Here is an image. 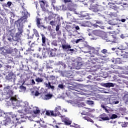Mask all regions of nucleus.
<instances>
[{
  "instance_id": "nucleus-28",
  "label": "nucleus",
  "mask_w": 128,
  "mask_h": 128,
  "mask_svg": "<svg viewBox=\"0 0 128 128\" xmlns=\"http://www.w3.org/2000/svg\"><path fill=\"white\" fill-rule=\"evenodd\" d=\"M1 24L3 26H8V19L5 18Z\"/></svg>"
},
{
  "instance_id": "nucleus-49",
  "label": "nucleus",
  "mask_w": 128,
  "mask_h": 128,
  "mask_svg": "<svg viewBox=\"0 0 128 128\" xmlns=\"http://www.w3.org/2000/svg\"><path fill=\"white\" fill-rule=\"evenodd\" d=\"M121 126L122 128H126L128 126V122H122Z\"/></svg>"
},
{
  "instance_id": "nucleus-52",
  "label": "nucleus",
  "mask_w": 128,
  "mask_h": 128,
  "mask_svg": "<svg viewBox=\"0 0 128 128\" xmlns=\"http://www.w3.org/2000/svg\"><path fill=\"white\" fill-rule=\"evenodd\" d=\"M110 8L114 10H116L118 8V6L116 5L111 6Z\"/></svg>"
},
{
  "instance_id": "nucleus-57",
  "label": "nucleus",
  "mask_w": 128,
  "mask_h": 128,
  "mask_svg": "<svg viewBox=\"0 0 128 128\" xmlns=\"http://www.w3.org/2000/svg\"><path fill=\"white\" fill-rule=\"evenodd\" d=\"M101 52H102V54H108V50H106V49H103L102 50Z\"/></svg>"
},
{
  "instance_id": "nucleus-56",
  "label": "nucleus",
  "mask_w": 128,
  "mask_h": 128,
  "mask_svg": "<svg viewBox=\"0 0 128 128\" xmlns=\"http://www.w3.org/2000/svg\"><path fill=\"white\" fill-rule=\"evenodd\" d=\"M50 26H56V22L54 20H52L50 22Z\"/></svg>"
},
{
  "instance_id": "nucleus-64",
  "label": "nucleus",
  "mask_w": 128,
  "mask_h": 128,
  "mask_svg": "<svg viewBox=\"0 0 128 128\" xmlns=\"http://www.w3.org/2000/svg\"><path fill=\"white\" fill-rule=\"evenodd\" d=\"M4 114V112L0 109V116H2Z\"/></svg>"
},
{
  "instance_id": "nucleus-48",
  "label": "nucleus",
  "mask_w": 128,
  "mask_h": 128,
  "mask_svg": "<svg viewBox=\"0 0 128 128\" xmlns=\"http://www.w3.org/2000/svg\"><path fill=\"white\" fill-rule=\"evenodd\" d=\"M116 118H118V115H116V114H112L111 117L110 118V120H114V119Z\"/></svg>"
},
{
  "instance_id": "nucleus-24",
  "label": "nucleus",
  "mask_w": 128,
  "mask_h": 128,
  "mask_svg": "<svg viewBox=\"0 0 128 128\" xmlns=\"http://www.w3.org/2000/svg\"><path fill=\"white\" fill-rule=\"evenodd\" d=\"M6 92L7 94L6 98H8V96H10V98H12V94H14V92H12L10 90H6Z\"/></svg>"
},
{
  "instance_id": "nucleus-31",
  "label": "nucleus",
  "mask_w": 128,
  "mask_h": 128,
  "mask_svg": "<svg viewBox=\"0 0 128 128\" xmlns=\"http://www.w3.org/2000/svg\"><path fill=\"white\" fill-rule=\"evenodd\" d=\"M68 88L70 92H72V90H76V86H68Z\"/></svg>"
},
{
  "instance_id": "nucleus-5",
  "label": "nucleus",
  "mask_w": 128,
  "mask_h": 128,
  "mask_svg": "<svg viewBox=\"0 0 128 128\" xmlns=\"http://www.w3.org/2000/svg\"><path fill=\"white\" fill-rule=\"evenodd\" d=\"M90 10L94 12H96L97 16H104V12H102V6L100 5L92 6L90 8Z\"/></svg>"
},
{
  "instance_id": "nucleus-43",
  "label": "nucleus",
  "mask_w": 128,
  "mask_h": 128,
  "mask_svg": "<svg viewBox=\"0 0 128 128\" xmlns=\"http://www.w3.org/2000/svg\"><path fill=\"white\" fill-rule=\"evenodd\" d=\"M35 80L36 82H44V78L38 77L36 78Z\"/></svg>"
},
{
  "instance_id": "nucleus-59",
  "label": "nucleus",
  "mask_w": 128,
  "mask_h": 128,
  "mask_svg": "<svg viewBox=\"0 0 128 128\" xmlns=\"http://www.w3.org/2000/svg\"><path fill=\"white\" fill-rule=\"evenodd\" d=\"M10 14L11 16V18H14V16H16V14H14V13L12 12H10Z\"/></svg>"
},
{
  "instance_id": "nucleus-33",
  "label": "nucleus",
  "mask_w": 128,
  "mask_h": 128,
  "mask_svg": "<svg viewBox=\"0 0 128 128\" xmlns=\"http://www.w3.org/2000/svg\"><path fill=\"white\" fill-rule=\"evenodd\" d=\"M84 120H87V122H94V120H92V119L90 118L88 116H84L83 117Z\"/></svg>"
},
{
  "instance_id": "nucleus-61",
  "label": "nucleus",
  "mask_w": 128,
  "mask_h": 128,
  "mask_svg": "<svg viewBox=\"0 0 128 128\" xmlns=\"http://www.w3.org/2000/svg\"><path fill=\"white\" fill-rule=\"evenodd\" d=\"M71 76L70 72L66 71V76Z\"/></svg>"
},
{
  "instance_id": "nucleus-46",
  "label": "nucleus",
  "mask_w": 128,
  "mask_h": 128,
  "mask_svg": "<svg viewBox=\"0 0 128 128\" xmlns=\"http://www.w3.org/2000/svg\"><path fill=\"white\" fill-rule=\"evenodd\" d=\"M87 104L89 106H93L94 104V102L92 100H87Z\"/></svg>"
},
{
  "instance_id": "nucleus-3",
  "label": "nucleus",
  "mask_w": 128,
  "mask_h": 128,
  "mask_svg": "<svg viewBox=\"0 0 128 128\" xmlns=\"http://www.w3.org/2000/svg\"><path fill=\"white\" fill-rule=\"evenodd\" d=\"M30 16V14L26 10H24V11L22 12V16L15 22V24L17 26L20 30H22L23 25L22 24L24 22L26 19L28 18V16Z\"/></svg>"
},
{
  "instance_id": "nucleus-18",
  "label": "nucleus",
  "mask_w": 128,
  "mask_h": 128,
  "mask_svg": "<svg viewBox=\"0 0 128 128\" xmlns=\"http://www.w3.org/2000/svg\"><path fill=\"white\" fill-rule=\"evenodd\" d=\"M114 84L108 82V83H104L102 84V86H104V88H112L114 86Z\"/></svg>"
},
{
  "instance_id": "nucleus-30",
  "label": "nucleus",
  "mask_w": 128,
  "mask_h": 128,
  "mask_svg": "<svg viewBox=\"0 0 128 128\" xmlns=\"http://www.w3.org/2000/svg\"><path fill=\"white\" fill-rule=\"evenodd\" d=\"M12 76H14V75L12 74H9L7 76H6V78L8 80H10H10H12Z\"/></svg>"
},
{
  "instance_id": "nucleus-1",
  "label": "nucleus",
  "mask_w": 128,
  "mask_h": 128,
  "mask_svg": "<svg viewBox=\"0 0 128 128\" xmlns=\"http://www.w3.org/2000/svg\"><path fill=\"white\" fill-rule=\"evenodd\" d=\"M6 104L8 106H14V110H18L17 112L18 114H24V112H30V107H28V102H23L18 101L16 98L6 97Z\"/></svg>"
},
{
  "instance_id": "nucleus-39",
  "label": "nucleus",
  "mask_w": 128,
  "mask_h": 128,
  "mask_svg": "<svg viewBox=\"0 0 128 128\" xmlns=\"http://www.w3.org/2000/svg\"><path fill=\"white\" fill-rule=\"evenodd\" d=\"M33 112L35 114H40V108H38V107H34Z\"/></svg>"
},
{
  "instance_id": "nucleus-45",
  "label": "nucleus",
  "mask_w": 128,
  "mask_h": 128,
  "mask_svg": "<svg viewBox=\"0 0 128 128\" xmlns=\"http://www.w3.org/2000/svg\"><path fill=\"white\" fill-rule=\"evenodd\" d=\"M12 60H14V58L12 57H8L7 58V62L8 64H12Z\"/></svg>"
},
{
  "instance_id": "nucleus-4",
  "label": "nucleus",
  "mask_w": 128,
  "mask_h": 128,
  "mask_svg": "<svg viewBox=\"0 0 128 128\" xmlns=\"http://www.w3.org/2000/svg\"><path fill=\"white\" fill-rule=\"evenodd\" d=\"M67 62H72L74 63L72 64L73 66H69L68 68L70 70H80V66H82V62H78V59L72 58L70 59V58L68 57L66 58Z\"/></svg>"
},
{
  "instance_id": "nucleus-27",
  "label": "nucleus",
  "mask_w": 128,
  "mask_h": 128,
  "mask_svg": "<svg viewBox=\"0 0 128 128\" xmlns=\"http://www.w3.org/2000/svg\"><path fill=\"white\" fill-rule=\"evenodd\" d=\"M93 34L97 36H102V32L98 30L93 31Z\"/></svg>"
},
{
  "instance_id": "nucleus-11",
  "label": "nucleus",
  "mask_w": 128,
  "mask_h": 128,
  "mask_svg": "<svg viewBox=\"0 0 128 128\" xmlns=\"http://www.w3.org/2000/svg\"><path fill=\"white\" fill-rule=\"evenodd\" d=\"M99 118L103 121L110 120V118L106 113H103L102 114H100Z\"/></svg>"
},
{
  "instance_id": "nucleus-37",
  "label": "nucleus",
  "mask_w": 128,
  "mask_h": 128,
  "mask_svg": "<svg viewBox=\"0 0 128 128\" xmlns=\"http://www.w3.org/2000/svg\"><path fill=\"white\" fill-rule=\"evenodd\" d=\"M58 64V66H62L64 70L66 68V64L60 61Z\"/></svg>"
},
{
  "instance_id": "nucleus-54",
  "label": "nucleus",
  "mask_w": 128,
  "mask_h": 128,
  "mask_svg": "<svg viewBox=\"0 0 128 128\" xmlns=\"http://www.w3.org/2000/svg\"><path fill=\"white\" fill-rule=\"evenodd\" d=\"M37 46V44H36V42H32V44L30 45V48H34V46Z\"/></svg>"
},
{
  "instance_id": "nucleus-10",
  "label": "nucleus",
  "mask_w": 128,
  "mask_h": 128,
  "mask_svg": "<svg viewBox=\"0 0 128 128\" xmlns=\"http://www.w3.org/2000/svg\"><path fill=\"white\" fill-rule=\"evenodd\" d=\"M60 112H62V107H60V106H57L54 109L53 116H62Z\"/></svg>"
},
{
  "instance_id": "nucleus-60",
  "label": "nucleus",
  "mask_w": 128,
  "mask_h": 128,
  "mask_svg": "<svg viewBox=\"0 0 128 128\" xmlns=\"http://www.w3.org/2000/svg\"><path fill=\"white\" fill-rule=\"evenodd\" d=\"M20 118H28V119H30V118H28V116H26V114H24L20 115Z\"/></svg>"
},
{
  "instance_id": "nucleus-9",
  "label": "nucleus",
  "mask_w": 128,
  "mask_h": 128,
  "mask_svg": "<svg viewBox=\"0 0 128 128\" xmlns=\"http://www.w3.org/2000/svg\"><path fill=\"white\" fill-rule=\"evenodd\" d=\"M9 114L10 116V118H12L13 124H14V122L15 123L18 122V120H20V118H17L16 115V114H14L12 112H10Z\"/></svg>"
},
{
  "instance_id": "nucleus-55",
  "label": "nucleus",
  "mask_w": 128,
  "mask_h": 128,
  "mask_svg": "<svg viewBox=\"0 0 128 128\" xmlns=\"http://www.w3.org/2000/svg\"><path fill=\"white\" fill-rule=\"evenodd\" d=\"M42 56H43V58H46L48 56V52H43L42 54Z\"/></svg>"
},
{
  "instance_id": "nucleus-6",
  "label": "nucleus",
  "mask_w": 128,
  "mask_h": 128,
  "mask_svg": "<svg viewBox=\"0 0 128 128\" xmlns=\"http://www.w3.org/2000/svg\"><path fill=\"white\" fill-rule=\"evenodd\" d=\"M0 50L4 56L6 54H11L14 52V49L10 47H2L0 48Z\"/></svg>"
},
{
  "instance_id": "nucleus-19",
  "label": "nucleus",
  "mask_w": 128,
  "mask_h": 128,
  "mask_svg": "<svg viewBox=\"0 0 128 128\" xmlns=\"http://www.w3.org/2000/svg\"><path fill=\"white\" fill-rule=\"evenodd\" d=\"M82 52L84 54H87L85 55L86 56H91V58H92L94 56V52H92V51H88V52H85V51H82Z\"/></svg>"
},
{
  "instance_id": "nucleus-13",
  "label": "nucleus",
  "mask_w": 128,
  "mask_h": 128,
  "mask_svg": "<svg viewBox=\"0 0 128 128\" xmlns=\"http://www.w3.org/2000/svg\"><path fill=\"white\" fill-rule=\"evenodd\" d=\"M42 98L44 100H50L52 98V94H46L42 95L41 96Z\"/></svg>"
},
{
  "instance_id": "nucleus-25",
  "label": "nucleus",
  "mask_w": 128,
  "mask_h": 128,
  "mask_svg": "<svg viewBox=\"0 0 128 128\" xmlns=\"http://www.w3.org/2000/svg\"><path fill=\"white\" fill-rule=\"evenodd\" d=\"M33 31L34 32V36L37 38V42H38V40H40V34H38V30L36 29H33Z\"/></svg>"
},
{
  "instance_id": "nucleus-44",
  "label": "nucleus",
  "mask_w": 128,
  "mask_h": 128,
  "mask_svg": "<svg viewBox=\"0 0 128 128\" xmlns=\"http://www.w3.org/2000/svg\"><path fill=\"white\" fill-rule=\"evenodd\" d=\"M124 100L126 102H128V93L125 94L124 96Z\"/></svg>"
},
{
  "instance_id": "nucleus-12",
  "label": "nucleus",
  "mask_w": 128,
  "mask_h": 128,
  "mask_svg": "<svg viewBox=\"0 0 128 128\" xmlns=\"http://www.w3.org/2000/svg\"><path fill=\"white\" fill-rule=\"evenodd\" d=\"M5 126H10V128L14 126V123L12 122L10 118H7L5 120Z\"/></svg>"
},
{
  "instance_id": "nucleus-38",
  "label": "nucleus",
  "mask_w": 128,
  "mask_h": 128,
  "mask_svg": "<svg viewBox=\"0 0 128 128\" xmlns=\"http://www.w3.org/2000/svg\"><path fill=\"white\" fill-rule=\"evenodd\" d=\"M26 52L27 54H32V52H34V48L30 47L26 50Z\"/></svg>"
},
{
  "instance_id": "nucleus-62",
  "label": "nucleus",
  "mask_w": 128,
  "mask_h": 128,
  "mask_svg": "<svg viewBox=\"0 0 128 128\" xmlns=\"http://www.w3.org/2000/svg\"><path fill=\"white\" fill-rule=\"evenodd\" d=\"M96 24H102V21L100 20H96Z\"/></svg>"
},
{
  "instance_id": "nucleus-7",
  "label": "nucleus",
  "mask_w": 128,
  "mask_h": 128,
  "mask_svg": "<svg viewBox=\"0 0 128 128\" xmlns=\"http://www.w3.org/2000/svg\"><path fill=\"white\" fill-rule=\"evenodd\" d=\"M62 48L64 52H74V50L72 49V46L68 44H62Z\"/></svg>"
},
{
  "instance_id": "nucleus-16",
  "label": "nucleus",
  "mask_w": 128,
  "mask_h": 128,
  "mask_svg": "<svg viewBox=\"0 0 128 128\" xmlns=\"http://www.w3.org/2000/svg\"><path fill=\"white\" fill-rule=\"evenodd\" d=\"M37 122L38 124H39L41 128H46L48 126V125H46V123L42 120L38 121Z\"/></svg>"
},
{
  "instance_id": "nucleus-21",
  "label": "nucleus",
  "mask_w": 128,
  "mask_h": 128,
  "mask_svg": "<svg viewBox=\"0 0 128 128\" xmlns=\"http://www.w3.org/2000/svg\"><path fill=\"white\" fill-rule=\"evenodd\" d=\"M68 9L70 12H74V14H78V13L76 12V8H74V6H68Z\"/></svg>"
},
{
  "instance_id": "nucleus-23",
  "label": "nucleus",
  "mask_w": 128,
  "mask_h": 128,
  "mask_svg": "<svg viewBox=\"0 0 128 128\" xmlns=\"http://www.w3.org/2000/svg\"><path fill=\"white\" fill-rule=\"evenodd\" d=\"M12 4L11 2L8 1L7 3H2V6L5 8H10V6Z\"/></svg>"
},
{
  "instance_id": "nucleus-20",
  "label": "nucleus",
  "mask_w": 128,
  "mask_h": 128,
  "mask_svg": "<svg viewBox=\"0 0 128 128\" xmlns=\"http://www.w3.org/2000/svg\"><path fill=\"white\" fill-rule=\"evenodd\" d=\"M46 88H48V89H51L52 90L54 91V86H51L50 85V82H48V83H44Z\"/></svg>"
},
{
  "instance_id": "nucleus-26",
  "label": "nucleus",
  "mask_w": 128,
  "mask_h": 128,
  "mask_svg": "<svg viewBox=\"0 0 128 128\" xmlns=\"http://www.w3.org/2000/svg\"><path fill=\"white\" fill-rule=\"evenodd\" d=\"M112 78H113L112 80H114V82H118L120 84H122V80L118 78H116V76H112Z\"/></svg>"
},
{
  "instance_id": "nucleus-14",
  "label": "nucleus",
  "mask_w": 128,
  "mask_h": 128,
  "mask_svg": "<svg viewBox=\"0 0 128 128\" xmlns=\"http://www.w3.org/2000/svg\"><path fill=\"white\" fill-rule=\"evenodd\" d=\"M41 34V36L42 37V46H44V48H46V40H48V38H46V36H44V34Z\"/></svg>"
},
{
  "instance_id": "nucleus-35",
  "label": "nucleus",
  "mask_w": 128,
  "mask_h": 128,
  "mask_svg": "<svg viewBox=\"0 0 128 128\" xmlns=\"http://www.w3.org/2000/svg\"><path fill=\"white\" fill-rule=\"evenodd\" d=\"M46 116H54V111L52 110H47L46 111Z\"/></svg>"
},
{
  "instance_id": "nucleus-42",
  "label": "nucleus",
  "mask_w": 128,
  "mask_h": 128,
  "mask_svg": "<svg viewBox=\"0 0 128 128\" xmlns=\"http://www.w3.org/2000/svg\"><path fill=\"white\" fill-rule=\"evenodd\" d=\"M118 50H128L126 46H121L120 48H118Z\"/></svg>"
},
{
  "instance_id": "nucleus-58",
  "label": "nucleus",
  "mask_w": 128,
  "mask_h": 128,
  "mask_svg": "<svg viewBox=\"0 0 128 128\" xmlns=\"http://www.w3.org/2000/svg\"><path fill=\"white\" fill-rule=\"evenodd\" d=\"M119 40L120 39L118 38H115V39L112 41V42H114V43L120 42Z\"/></svg>"
},
{
  "instance_id": "nucleus-34",
  "label": "nucleus",
  "mask_w": 128,
  "mask_h": 128,
  "mask_svg": "<svg viewBox=\"0 0 128 128\" xmlns=\"http://www.w3.org/2000/svg\"><path fill=\"white\" fill-rule=\"evenodd\" d=\"M101 108H103V110H104L106 112L107 114H108V108H108V106H106V105H104V104H101Z\"/></svg>"
},
{
  "instance_id": "nucleus-22",
  "label": "nucleus",
  "mask_w": 128,
  "mask_h": 128,
  "mask_svg": "<svg viewBox=\"0 0 128 128\" xmlns=\"http://www.w3.org/2000/svg\"><path fill=\"white\" fill-rule=\"evenodd\" d=\"M64 122L66 126H70L72 124V121L70 120V119L68 118H64Z\"/></svg>"
},
{
  "instance_id": "nucleus-63",
  "label": "nucleus",
  "mask_w": 128,
  "mask_h": 128,
  "mask_svg": "<svg viewBox=\"0 0 128 128\" xmlns=\"http://www.w3.org/2000/svg\"><path fill=\"white\" fill-rule=\"evenodd\" d=\"M66 15L68 18H72V14H70V13L67 12Z\"/></svg>"
},
{
  "instance_id": "nucleus-2",
  "label": "nucleus",
  "mask_w": 128,
  "mask_h": 128,
  "mask_svg": "<svg viewBox=\"0 0 128 128\" xmlns=\"http://www.w3.org/2000/svg\"><path fill=\"white\" fill-rule=\"evenodd\" d=\"M18 32L16 34L15 36L12 37L8 35L6 36V39L8 40L9 42H16V44L14 46H18V44H22V32H24V30L20 29V28H18Z\"/></svg>"
},
{
  "instance_id": "nucleus-41",
  "label": "nucleus",
  "mask_w": 128,
  "mask_h": 128,
  "mask_svg": "<svg viewBox=\"0 0 128 128\" xmlns=\"http://www.w3.org/2000/svg\"><path fill=\"white\" fill-rule=\"evenodd\" d=\"M40 20L41 19L40 18H38L36 20V25L39 28L42 26H40Z\"/></svg>"
},
{
  "instance_id": "nucleus-50",
  "label": "nucleus",
  "mask_w": 128,
  "mask_h": 128,
  "mask_svg": "<svg viewBox=\"0 0 128 128\" xmlns=\"http://www.w3.org/2000/svg\"><path fill=\"white\" fill-rule=\"evenodd\" d=\"M56 32H58V34H61L60 32L58 31V30H60V26L59 25H57L56 26Z\"/></svg>"
},
{
  "instance_id": "nucleus-47",
  "label": "nucleus",
  "mask_w": 128,
  "mask_h": 128,
  "mask_svg": "<svg viewBox=\"0 0 128 128\" xmlns=\"http://www.w3.org/2000/svg\"><path fill=\"white\" fill-rule=\"evenodd\" d=\"M60 76H66V71H60Z\"/></svg>"
},
{
  "instance_id": "nucleus-8",
  "label": "nucleus",
  "mask_w": 128,
  "mask_h": 128,
  "mask_svg": "<svg viewBox=\"0 0 128 128\" xmlns=\"http://www.w3.org/2000/svg\"><path fill=\"white\" fill-rule=\"evenodd\" d=\"M56 50L58 49L56 48H54V49H50L48 50V55L49 58H52L55 56H56Z\"/></svg>"
},
{
  "instance_id": "nucleus-15",
  "label": "nucleus",
  "mask_w": 128,
  "mask_h": 128,
  "mask_svg": "<svg viewBox=\"0 0 128 128\" xmlns=\"http://www.w3.org/2000/svg\"><path fill=\"white\" fill-rule=\"evenodd\" d=\"M40 5H41V8H42L43 12H46V8H44V6H48V5L46 4V2L42 0L41 1Z\"/></svg>"
},
{
  "instance_id": "nucleus-40",
  "label": "nucleus",
  "mask_w": 128,
  "mask_h": 128,
  "mask_svg": "<svg viewBox=\"0 0 128 128\" xmlns=\"http://www.w3.org/2000/svg\"><path fill=\"white\" fill-rule=\"evenodd\" d=\"M51 44L52 46H58V40H54L52 42Z\"/></svg>"
},
{
  "instance_id": "nucleus-32",
  "label": "nucleus",
  "mask_w": 128,
  "mask_h": 128,
  "mask_svg": "<svg viewBox=\"0 0 128 128\" xmlns=\"http://www.w3.org/2000/svg\"><path fill=\"white\" fill-rule=\"evenodd\" d=\"M14 30H9L8 32V36H12H12H14Z\"/></svg>"
},
{
  "instance_id": "nucleus-29",
  "label": "nucleus",
  "mask_w": 128,
  "mask_h": 128,
  "mask_svg": "<svg viewBox=\"0 0 128 128\" xmlns=\"http://www.w3.org/2000/svg\"><path fill=\"white\" fill-rule=\"evenodd\" d=\"M112 62H114V64H122V61L120 58H117L113 60Z\"/></svg>"
},
{
  "instance_id": "nucleus-53",
  "label": "nucleus",
  "mask_w": 128,
  "mask_h": 128,
  "mask_svg": "<svg viewBox=\"0 0 128 128\" xmlns=\"http://www.w3.org/2000/svg\"><path fill=\"white\" fill-rule=\"evenodd\" d=\"M58 88H60L61 90H64V84H58Z\"/></svg>"
},
{
  "instance_id": "nucleus-17",
  "label": "nucleus",
  "mask_w": 128,
  "mask_h": 128,
  "mask_svg": "<svg viewBox=\"0 0 128 128\" xmlns=\"http://www.w3.org/2000/svg\"><path fill=\"white\" fill-rule=\"evenodd\" d=\"M80 16L81 18H86V20H88V18H90L88 14L86 12H81Z\"/></svg>"
},
{
  "instance_id": "nucleus-51",
  "label": "nucleus",
  "mask_w": 128,
  "mask_h": 128,
  "mask_svg": "<svg viewBox=\"0 0 128 128\" xmlns=\"http://www.w3.org/2000/svg\"><path fill=\"white\" fill-rule=\"evenodd\" d=\"M20 88L22 92H24V90H26V88L22 85L20 86Z\"/></svg>"
},
{
  "instance_id": "nucleus-36",
  "label": "nucleus",
  "mask_w": 128,
  "mask_h": 128,
  "mask_svg": "<svg viewBox=\"0 0 128 128\" xmlns=\"http://www.w3.org/2000/svg\"><path fill=\"white\" fill-rule=\"evenodd\" d=\"M56 16V14L52 13V14L48 16V20H52Z\"/></svg>"
}]
</instances>
